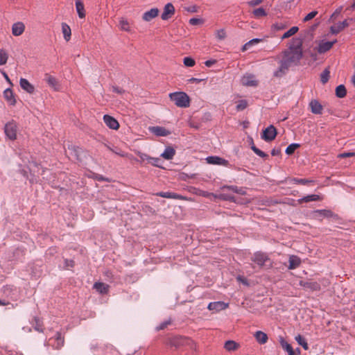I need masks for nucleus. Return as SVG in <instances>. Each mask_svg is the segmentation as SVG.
<instances>
[{"instance_id": "6ab92c4d", "label": "nucleus", "mask_w": 355, "mask_h": 355, "mask_svg": "<svg viewBox=\"0 0 355 355\" xmlns=\"http://www.w3.org/2000/svg\"><path fill=\"white\" fill-rule=\"evenodd\" d=\"M349 26V23L347 19L340 21L337 23L336 24L331 26V32L333 34H338L340 33L342 30H343L345 28Z\"/></svg>"}, {"instance_id": "37998d69", "label": "nucleus", "mask_w": 355, "mask_h": 355, "mask_svg": "<svg viewBox=\"0 0 355 355\" xmlns=\"http://www.w3.org/2000/svg\"><path fill=\"white\" fill-rule=\"evenodd\" d=\"M8 58V53L3 49L0 50V66L5 64Z\"/></svg>"}, {"instance_id": "423d86ee", "label": "nucleus", "mask_w": 355, "mask_h": 355, "mask_svg": "<svg viewBox=\"0 0 355 355\" xmlns=\"http://www.w3.org/2000/svg\"><path fill=\"white\" fill-rule=\"evenodd\" d=\"M291 66V64L283 58L279 61V68L273 72V76L277 78L282 77L287 73Z\"/></svg>"}, {"instance_id": "bf43d9fd", "label": "nucleus", "mask_w": 355, "mask_h": 355, "mask_svg": "<svg viewBox=\"0 0 355 355\" xmlns=\"http://www.w3.org/2000/svg\"><path fill=\"white\" fill-rule=\"evenodd\" d=\"M198 191H199V196H201L203 197H209L210 196H214L215 198L216 197V195H214L213 193H209L207 191H202V190H198Z\"/></svg>"}, {"instance_id": "69168bd1", "label": "nucleus", "mask_w": 355, "mask_h": 355, "mask_svg": "<svg viewBox=\"0 0 355 355\" xmlns=\"http://www.w3.org/2000/svg\"><path fill=\"white\" fill-rule=\"evenodd\" d=\"M280 153H281V150H280V149L273 148V149L271 150V155H272V156H277V155H279Z\"/></svg>"}, {"instance_id": "a18cd8bd", "label": "nucleus", "mask_w": 355, "mask_h": 355, "mask_svg": "<svg viewBox=\"0 0 355 355\" xmlns=\"http://www.w3.org/2000/svg\"><path fill=\"white\" fill-rule=\"evenodd\" d=\"M279 343H280L281 346L282 347V348H283L285 351H286V352H288V351L291 350V349L293 348V347H292V346H291L289 343H287V342L284 339V338H283V337H280V338H279Z\"/></svg>"}, {"instance_id": "f3484780", "label": "nucleus", "mask_w": 355, "mask_h": 355, "mask_svg": "<svg viewBox=\"0 0 355 355\" xmlns=\"http://www.w3.org/2000/svg\"><path fill=\"white\" fill-rule=\"evenodd\" d=\"M159 14V10L157 8H153L150 10L145 12L143 14L142 19L144 21H150Z\"/></svg>"}, {"instance_id": "864d4df0", "label": "nucleus", "mask_w": 355, "mask_h": 355, "mask_svg": "<svg viewBox=\"0 0 355 355\" xmlns=\"http://www.w3.org/2000/svg\"><path fill=\"white\" fill-rule=\"evenodd\" d=\"M170 323H171V320H166V321L162 322L159 326H157L156 327V329L157 331L162 330V329H165Z\"/></svg>"}, {"instance_id": "e433bc0d", "label": "nucleus", "mask_w": 355, "mask_h": 355, "mask_svg": "<svg viewBox=\"0 0 355 355\" xmlns=\"http://www.w3.org/2000/svg\"><path fill=\"white\" fill-rule=\"evenodd\" d=\"M299 28L297 26H293L288 31L285 32L282 36V40L288 38L295 34L298 31Z\"/></svg>"}, {"instance_id": "aec40b11", "label": "nucleus", "mask_w": 355, "mask_h": 355, "mask_svg": "<svg viewBox=\"0 0 355 355\" xmlns=\"http://www.w3.org/2000/svg\"><path fill=\"white\" fill-rule=\"evenodd\" d=\"M309 106L311 107V112L315 114H320L322 113V106L317 100H312Z\"/></svg>"}, {"instance_id": "a878e982", "label": "nucleus", "mask_w": 355, "mask_h": 355, "mask_svg": "<svg viewBox=\"0 0 355 355\" xmlns=\"http://www.w3.org/2000/svg\"><path fill=\"white\" fill-rule=\"evenodd\" d=\"M301 263L300 259L295 255H291L289 257V266L288 269L293 270L297 268Z\"/></svg>"}, {"instance_id": "473e14b6", "label": "nucleus", "mask_w": 355, "mask_h": 355, "mask_svg": "<svg viewBox=\"0 0 355 355\" xmlns=\"http://www.w3.org/2000/svg\"><path fill=\"white\" fill-rule=\"evenodd\" d=\"M239 347V345L234 340H227L225 343L224 347L227 351H234L236 349Z\"/></svg>"}, {"instance_id": "5701e85b", "label": "nucleus", "mask_w": 355, "mask_h": 355, "mask_svg": "<svg viewBox=\"0 0 355 355\" xmlns=\"http://www.w3.org/2000/svg\"><path fill=\"white\" fill-rule=\"evenodd\" d=\"M175 154V149L171 146H167L164 152L161 154V157L165 159L170 160L173 159Z\"/></svg>"}, {"instance_id": "c85d7f7f", "label": "nucleus", "mask_w": 355, "mask_h": 355, "mask_svg": "<svg viewBox=\"0 0 355 355\" xmlns=\"http://www.w3.org/2000/svg\"><path fill=\"white\" fill-rule=\"evenodd\" d=\"M3 96L9 104L13 105L15 104L16 101L11 89L8 88L3 92Z\"/></svg>"}, {"instance_id": "052dcab7", "label": "nucleus", "mask_w": 355, "mask_h": 355, "mask_svg": "<svg viewBox=\"0 0 355 355\" xmlns=\"http://www.w3.org/2000/svg\"><path fill=\"white\" fill-rule=\"evenodd\" d=\"M73 260H68V259L64 260V267L66 268H69L73 267Z\"/></svg>"}, {"instance_id": "7c9ffc66", "label": "nucleus", "mask_w": 355, "mask_h": 355, "mask_svg": "<svg viewBox=\"0 0 355 355\" xmlns=\"http://www.w3.org/2000/svg\"><path fill=\"white\" fill-rule=\"evenodd\" d=\"M94 288L100 293L105 294L108 291V285L102 282H96L94 284Z\"/></svg>"}, {"instance_id": "f257e3e1", "label": "nucleus", "mask_w": 355, "mask_h": 355, "mask_svg": "<svg viewBox=\"0 0 355 355\" xmlns=\"http://www.w3.org/2000/svg\"><path fill=\"white\" fill-rule=\"evenodd\" d=\"M302 42L299 38H293L288 49L284 51V59L288 63L297 64L302 58Z\"/></svg>"}, {"instance_id": "ea45409f", "label": "nucleus", "mask_w": 355, "mask_h": 355, "mask_svg": "<svg viewBox=\"0 0 355 355\" xmlns=\"http://www.w3.org/2000/svg\"><path fill=\"white\" fill-rule=\"evenodd\" d=\"M252 13L257 18L265 17L267 15L266 11L263 8H258L254 9Z\"/></svg>"}, {"instance_id": "e2e57ef3", "label": "nucleus", "mask_w": 355, "mask_h": 355, "mask_svg": "<svg viewBox=\"0 0 355 355\" xmlns=\"http://www.w3.org/2000/svg\"><path fill=\"white\" fill-rule=\"evenodd\" d=\"M273 27L276 30H282L284 28V25L282 23H276L273 25Z\"/></svg>"}, {"instance_id": "ddd939ff", "label": "nucleus", "mask_w": 355, "mask_h": 355, "mask_svg": "<svg viewBox=\"0 0 355 355\" xmlns=\"http://www.w3.org/2000/svg\"><path fill=\"white\" fill-rule=\"evenodd\" d=\"M243 85L247 87H255L257 85L258 82L255 76L252 74H245L241 78Z\"/></svg>"}, {"instance_id": "c03bdc74", "label": "nucleus", "mask_w": 355, "mask_h": 355, "mask_svg": "<svg viewBox=\"0 0 355 355\" xmlns=\"http://www.w3.org/2000/svg\"><path fill=\"white\" fill-rule=\"evenodd\" d=\"M248 106V102L246 100H240L237 102L236 109L237 111H242L245 110Z\"/></svg>"}, {"instance_id": "6e6d98bb", "label": "nucleus", "mask_w": 355, "mask_h": 355, "mask_svg": "<svg viewBox=\"0 0 355 355\" xmlns=\"http://www.w3.org/2000/svg\"><path fill=\"white\" fill-rule=\"evenodd\" d=\"M355 155L354 153L348 152V153H343L338 155V157L340 158H345V157H353Z\"/></svg>"}, {"instance_id": "8fccbe9b", "label": "nucleus", "mask_w": 355, "mask_h": 355, "mask_svg": "<svg viewBox=\"0 0 355 355\" xmlns=\"http://www.w3.org/2000/svg\"><path fill=\"white\" fill-rule=\"evenodd\" d=\"M228 189L236 193H239V194H241V195H243L245 193V192L243 188H239L236 186H230V187H228Z\"/></svg>"}, {"instance_id": "9b49d317", "label": "nucleus", "mask_w": 355, "mask_h": 355, "mask_svg": "<svg viewBox=\"0 0 355 355\" xmlns=\"http://www.w3.org/2000/svg\"><path fill=\"white\" fill-rule=\"evenodd\" d=\"M175 8L171 3H166L161 15L162 19L164 21L169 19L175 14Z\"/></svg>"}, {"instance_id": "393cba45", "label": "nucleus", "mask_w": 355, "mask_h": 355, "mask_svg": "<svg viewBox=\"0 0 355 355\" xmlns=\"http://www.w3.org/2000/svg\"><path fill=\"white\" fill-rule=\"evenodd\" d=\"M320 200V196H318L317 194H311V195H308V196H304V197L298 199L297 203L301 204L302 202H309L311 201H317V200Z\"/></svg>"}, {"instance_id": "412c9836", "label": "nucleus", "mask_w": 355, "mask_h": 355, "mask_svg": "<svg viewBox=\"0 0 355 355\" xmlns=\"http://www.w3.org/2000/svg\"><path fill=\"white\" fill-rule=\"evenodd\" d=\"M314 214L316 217L320 218H331L334 216V213L329 209H317L314 211Z\"/></svg>"}, {"instance_id": "680f3d73", "label": "nucleus", "mask_w": 355, "mask_h": 355, "mask_svg": "<svg viewBox=\"0 0 355 355\" xmlns=\"http://www.w3.org/2000/svg\"><path fill=\"white\" fill-rule=\"evenodd\" d=\"M216 62V60H208L205 61V64L207 67H211L212 65H214Z\"/></svg>"}, {"instance_id": "b1692460", "label": "nucleus", "mask_w": 355, "mask_h": 355, "mask_svg": "<svg viewBox=\"0 0 355 355\" xmlns=\"http://www.w3.org/2000/svg\"><path fill=\"white\" fill-rule=\"evenodd\" d=\"M336 42V40L332 42H322L319 44L318 51L319 53H325L329 51L333 45Z\"/></svg>"}, {"instance_id": "9d476101", "label": "nucleus", "mask_w": 355, "mask_h": 355, "mask_svg": "<svg viewBox=\"0 0 355 355\" xmlns=\"http://www.w3.org/2000/svg\"><path fill=\"white\" fill-rule=\"evenodd\" d=\"M228 306H229L228 303H225L223 301H217V302H210L207 306V309L209 311H212L214 312H218V311L226 309L228 307Z\"/></svg>"}, {"instance_id": "58836bf2", "label": "nucleus", "mask_w": 355, "mask_h": 355, "mask_svg": "<svg viewBox=\"0 0 355 355\" xmlns=\"http://www.w3.org/2000/svg\"><path fill=\"white\" fill-rule=\"evenodd\" d=\"M300 146V145L297 143H293L288 146V147L286 148L285 153L286 154L290 155H292L295 150L298 148Z\"/></svg>"}, {"instance_id": "cd10ccee", "label": "nucleus", "mask_w": 355, "mask_h": 355, "mask_svg": "<svg viewBox=\"0 0 355 355\" xmlns=\"http://www.w3.org/2000/svg\"><path fill=\"white\" fill-rule=\"evenodd\" d=\"M45 80L49 84V85L53 87L55 90L59 89V85L57 79L49 74L45 75Z\"/></svg>"}, {"instance_id": "5fc2aeb1", "label": "nucleus", "mask_w": 355, "mask_h": 355, "mask_svg": "<svg viewBox=\"0 0 355 355\" xmlns=\"http://www.w3.org/2000/svg\"><path fill=\"white\" fill-rule=\"evenodd\" d=\"M263 1V0H250L247 3L251 7H254L259 5Z\"/></svg>"}, {"instance_id": "4468645a", "label": "nucleus", "mask_w": 355, "mask_h": 355, "mask_svg": "<svg viewBox=\"0 0 355 355\" xmlns=\"http://www.w3.org/2000/svg\"><path fill=\"white\" fill-rule=\"evenodd\" d=\"M148 130L150 132L158 137H165L171 133L169 130L162 126H151Z\"/></svg>"}, {"instance_id": "f03ea898", "label": "nucleus", "mask_w": 355, "mask_h": 355, "mask_svg": "<svg viewBox=\"0 0 355 355\" xmlns=\"http://www.w3.org/2000/svg\"><path fill=\"white\" fill-rule=\"evenodd\" d=\"M170 99L178 107L186 108L190 105V98L184 92H175L169 94Z\"/></svg>"}, {"instance_id": "774afa93", "label": "nucleus", "mask_w": 355, "mask_h": 355, "mask_svg": "<svg viewBox=\"0 0 355 355\" xmlns=\"http://www.w3.org/2000/svg\"><path fill=\"white\" fill-rule=\"evenodd\" d=\"M112 91L114 92L117 93V94H122L124 92L122 89H121V88H119L118 87H112Z\"/></svg>"}, {"instance_id": "1a4fd4ad", "label": "nucleus", "mask_w": 355, "mask_h": 355, "mask_svg": "<svg viewBox=\"0 0 355 355\" xmlns=\"http://www.w3.org/2000/svg\"><path fill=\"white\" fill-rule=\"evenodd\" d=\"M189 342V339L188 338L180 336H175L171 338L169 340V345L171 346H173L176 348H178L181 346L188 344Z\"/></svg>"}, {"instance_id": "c9c22d12", "label": "nucleus", "mask_w": 355, "mask_h": 355, "mask_svg": "<svg viewBox=\"0 0 355 355\" xmlns=\"http://www.w3.org/2000/svg\"><path fill=\"white\" fill-rule=\"evenodd\" d=\"M119 27L122 31L130 32V26L129 22L124 18H121L119 21Z\"/></svg>"}, {"instance_id": "09e8293b", "label": "nucleus", "mask_w": 355, "mask_h": 355, "mask_svg": "<svg viewBox=\"0 0 355 355\" xmlns=\"http://www.w3.org/2000/svg\"><path fill=\"white\" fill-rule=\"evenodd\" d=\"M183 63L186 67H191L196 64L195 60L191 57H185L183 59Z\"/></svg>"}, {"instance_id": "13d9d810", "label": "nucleus", "mask_w": 355, "mask_h": 355, "mask_svg": "<svg viewBox=\"0 0 355 355\" xmlns=\"http://www.w3.org/2000/svg\"><path fill=\"white\" fill-rule=\"evenodd\" d=\"M138 156L139 157V158L144 161V160H148V162H150V157L149 155H148L147 154H145V153H138Z\"/></svg>"}, {"instance_id": "72a5a7b5", "label": "nucleus", "mask_w": 355, "mask_h": 355, "mask_svg": "<svg viewBox=\"0 0 355 355\" xmlns=\"http://www.w3.org/2000/svg\"><path fill=\"white\" fill-rule=\"evenodd\" d=\"M262 40L259 38H254L250 40L249 42H246L243 46H242V51H245L248 49H250V47L254 44L259 43Z\"/></svg>"}, {"instance_id": "49530a36", "label": "nucleus", "mask_w": 355, "mask_h": 355, "mask_svg": "<svg viewBox=\"0 0 355 355\" xmlns=\"http://www.w3.org/2000/svg\"><path fill=\"white\" fill-rule=\"evenodd\" d=\"M153 166L159 167V168H163L162 166V160L161 159L158 157H150V162H149Z\"/></svg>"}, {"instance_id": "f8f14e48", "label": "nucleus", "mask_w": 355, "mask_h": 355, "mask_svg": "<svg viewBox=\"0 0 355 355\" xmlns=\"http://www.w3.org/2000/svg\"><path fill=\"white\" fill-rule=\"evenodd\" d=\"M49 341L51 342L49 344L55 349H60L64 345V338L60 332H56L55 337L51 338Z\"/></svg>"}, {"instance_id": "0eeeda50", "label": "nucleus", "mask_w": 355, "mask_h": 355, "mask_svg": "<svg viewBox=\"0 0 355 355\" xmlns=\"http://www.w3.org/2000/svg\"><path fill=\"white\" fill-rule=\"evenodd\" d=\"M206 161L209 164L224 166L230 168L232 167L227 159L218 156H209L206 158Z\"/></svg>"}, {"instance_id": "338daca9", "label": "nucleus", "mask_w": 355, "mask_h": 355, "mask_svg": "<svg viewBox=\"0 0 355 355\" xmlns=\"http://www.w3.org/2000/svg\"><path fill=\"white\" fill-rule=\"evenodd\" d=\"M342 9H343V8H342V7H340V8H337V9L334 11V12L332 14L331 17H336V16H338V15H340V12H341V11H342Z\"/></svg>"}, {"instance_id": "3c124183", "label": "nucleus", "mask_w": 355, "mask_h": 355, "mask_svg": "<svg viewBox=\"0 0 355 355\" xmlns=\"http://www.w3.org/2000/svg\"><path fill=\"white\" fill-rule=\"evenodd\" d=\"M216 36L219 40H223L226 37V33L224 29H219L216 31Z\"/></svg>"}, {"instance_id": "de8ad7c7", "label": "nucleus", "mask_w": 355, "mask_h": 355, "mask_svg": "<svg viewBox=\"0 0 355 355\" xmlns=\"http://www.w3.org/2000/svg\"><path fill=\"white\" fill-rule=\"evenodd\" d=\"M251 149L253 150V152L257 155L258 156L265 158L267 157L268 155L263 152L262 150H259L258 148H257L254 145H252L251 146Z\"/></svg>"}, {"instance_id": "39448f33", "label": "nucleus", "mask_w": 355, "mask_h": 355, "mask_svg": "<svg viewBox=\"0 0 355 355\" xmlns=\"http://www.w3.org/2000/svg\"><path fill=\"white\" fill-rule=\"evenodd\" d=\"M252 261L257 264L259 267H263L266 265L270 259L266 253L262 252H255L252 257Z\"/></svg>"}, {"instance_id": "0e129e2a", "label": "nucleus", "mask_w": 355, "mask_h": 355, "mask_svg": "<svg viewBox=\"0 0 355 355\" xmlns=\"http://www.w3.org/2000/svg\"><path fill=\"white\" fill-rule=\"evenodd\" d=\"M9 304H10V302L7 300L6 299H3V297H1V299L0 298V306H5Z\"/></svg>"}, {"instance_id": "603ef678", "label": "nucleus", "mask_w": 355, "mask_h": 355, "mask_svg": "<svg viewBox=\"0 0 355 355\" xmlns=\"http://www.w3.org/2000/svg\"><path fill=\"white\" fill-rule=\"evenodd\" d=\"M317 14H318L317 11H315V10L312 11V12H309V14H307L304 17L303 21H308L312 19L313 18H314L317 15Z\"/></svg>"}, {"instance_id": "4c0bfd02", "label": "nucleus", "mask_w": 355, "mask_h": 355, "mask_svg": "<svg viewBox=\"0 0 355 355\" xmlns=\"http://www.w3.org/2000/svg\"><path fill=\"white\" fill-rule=\"evenodd\" d=\"M295 340L301 345L305 350L309 349V345L306 340L300 335L295 336Z\"/></svg>"}, {"instance_id": "7ed1b4c3", "label": "nucleus", "mask_w": 355, "mask_h": 355, "mask_svg": "<svg viewBox=\"0 0 355 355\" xmlns=\"http://www.w3.org/2000/svg\"><path fill=\"white\" fill-rule=\"evenodd\" d=\"M0 294L3 299L10 301H16L19 297V290L17 287L6 285L0 290Z\"/></svg>"}, {"instance_id": "f704fd0d", "label": "nucleus", "mask_w": 355, "mask_h": 355, "mask_svg": "<svg viewBox=\"0 0 355 355\" xmlns=\"http://www.w3.org/2000/svg\"><path fill=\"white\" fill-rule=\"evenodd\" d=\"M346 89L343 85H340L336 88V95L338 98H343L346 96Z\"/></svg>"}, {"instance_id": "4be33fe9", "label": "nucleus", "mask_w": 355, "mask_h": 355, "mask_svg": "<svg viewBox=\"0 0 355 355\" xmlns=\"http://www.w3.org/2000/svg\"><path fill=\"white\" fill-rule=\"evenodd\" d=\"M254 336L257 341L261 345L265 344L268 341V335L263 332L262 331H257L254 333Z\"/></svg>"}, {"instance_id": "4d7b16f0", "label": "nucleus", "mask_w": 355, "mask_h": 355, "mask_svg": "<svg viewBox=\"0 0 355 355\" xmlns=\"http://www.w3.org/2000/svg\"><path fill=\"white\" fill-rule=\"evenodd\" d=\"M202 22V20L199 18H191L189 19V24L192 26H196Z\"/></svg>"}, {"instance_id": "dca6fc26", "label": "nucleus", "mask_w": 355, "mask_h": 355, "mask_svg": "<svg viewBox=\"0 0 355 355\" xmlns=\"http://www.w3.org/2000/svg\"><path fill=\"white\" fill-rule=\"evenodd\" d=\"M25 30V25L23 22L17 21L12 26V33L14 36L21 35Z\"/></svg>"}, {"instance_id": "6e6552de", "label": "nucleus", "mask_w": 355, "mask_h": 355, "mask_svg": "<svg viewBox=\"0 0 355 355\" xmlns=\"http://www.w3.org/2000/svg\"><path fill=\"white\" fill-rule=\"evenodd\" d=\"M277 135V130L274 125H270L267 127L263 131L261 138L266 141H271L275 139Z\"/></svg>"}, {"instance_id": "a211bd4d", "label": "nucleus", "mask_w": 355, "mask_h": 355, "mask_svg": "<svg viewBox=\"0 0 355 355\" xmlns=\"http://www.w3.org/2000/svg\"><path fill=\"white\" fill-rule=\"evenodd\" d=\"M20 87L26 92L33 94L35 91L34 86L29 83L28 80L21 78L19 80Z\"/></svg>"}, {"instance_id": "79ce46f5", "label": "nucleus", "mask_w": 355, "mask_h": 355, "mask_svg": "<svg viewBox=\"0 0 355 355\" xmlns=\"http://www.w3.org/2000/svg\"><path fill=\"white\" fill-rule=\"evenodd\" d=\"M330 71L328 69H325L320 74V81L322 84H325L329 80Z\"/></svg>"}, {"instance_id": "c756f323", "label": "nucleus", "mask_w": 355, "mask_h": 355, "mask_svg": "<svg viewBox=\"0 0 355 355\" xmlns=\"http://www.w3.org/2000/svg\"><path fill=\"white\" fill-rule=\"evenodd\" d=\"M62 32L63 34L64 39L68 42L71 35V31L69 25H67L66 23L62 24Z\"/></svg>"}, {"instance_id": "a19ab883", "label": "nucleus", "mask_w": 355, "mask_h": 355, "mask_svg": "<svg viewBox=\"0 0 355 355\" xmlns=\"http://www.w3.org/2000/svg\"><path fill=\"white\" fill-rule=\"evenodd\" d=\"M311 180L307 179H302V178H293L290 180V183L297 184H306L309 182H311Z\"/></svg>"}, {"instance_id": "2f4dec72", "label": "nucleus", "mask_w": 355, "mask_h": 355, "mask_svg": "<svg viewBox=\"0 0 355 355\" xmlns=\"http://www.w3.org/2000/svg\"><path fill=\"white\" fill-rule=\"evenodd\" d=\"M76 8L78 12V17L81 19L85 17L84 5L80 0L76 1Z\"/></svg>"}, {"instance_id": "2eb2a0df", "label": "nucleus", "mask_w": 355, "mask_h": 355, "mask_svg": "<svg viewBox=\"0 0 355 355\" xmlns=\"http://www.w3.org/2000/svg\"><path fill=\"white\" fill-rule=\"evenodd\" d=\"M103 121L105 125L109 127L110 129L112 130H117L119 127V123L117 121L116 119H115L114 117L105 114L103 116Z\"/></svg>"}, {"instance_id": "bb28decb", "label": "nucleus", "mask_w": 355, "mask_h": 355, "mask_svg": "<svg viewBox=\"0 0 355 355\" xmlns=\"http://www.w3.org/2000/svg\"><path fill=\"white\" fill-rule=\"evenodd\" d=\"M157 196L166 198H171V199H184L183 196L181 195H179L176 193L173 192H159L157 193Z\"/></svg>"}, {"instance_id": "20e7f679", "label": "nucleus", "mask_w": 355, "mask_h": 355, "mask_svg": "<svg viewBox=\"0 0 355 355\" xmlns=\"http://www.w3.org/2000/svg\"><path fill=\"white\" fill-rule=\"evenodd\" d=\"M17 126L13 121H9L5 125L4 132L8 138L15 140L17 138Z\"/></svg>"}]
</instances>
